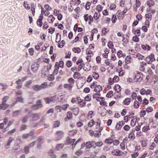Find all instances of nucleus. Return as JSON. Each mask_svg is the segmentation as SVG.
I'll return each mask as SVG.
<instances>
[{
	"instance_id": "9",
	"label": "nucleus",
	"mask_w": 158,
	"mask_h": 158,
	"mask_svg": "<svg viewBox=\"0 0 158 158\" xmlns=\"http://www.w3.org/2000/svg\"><path fill=\"white\" fill-rule=\"evenodd\" d=\"M102 87L100 85H96L94 91L95 92L98 93L102 91Z\"/></svg>"
},
{
	"instance_id": "45",
	"label": "nucleus",
	"mask_w": 158,
	"mask_h": 158,
	"mask_svg": "<svg viewBox=\"0 0 158 158\" xmlns=\"http://www.w3.org/2000/svg\"><path fill=\"white\" fill-rule=\"evenodd\" d=\"M30 136H32V135L28 134H23L22 135V138L23 139H26L28 138Z\"/></svg>"
},
{
	"instance_id": "59",
	"label": "nucleus",
	"mask_w": 158,
	"mask_h": 158,
	"mask_svg": "<svg viewBox=\"0 0 158 158\" xmlns=\"http://www.w3.org/2000/svg\"><path fill=\"white\" fill-rule=\"evenodd\" d=\"M55 29L54 28L50 27L48 29V32L51 34H52L54 31Z\"/></svg>"
},
{
	"instance_id": "3",
	"label": "nucleus",
	"mask_w": 158,
	"mask_h": 158,
	"mask_svg": "<svg viewBox=\"0 0 158 158\" xmlns=\"http://www.w3.org/2000/svg\"><path fill=\"white\" fill-rule=\"evenodd\" d=\"M43 106L42 101L40 100H39L37 101L36 104L32 106L31 108L34 110H36L39 108L42 107Z\"/></svg>"
},
{
	"instance_id": "62",
	"label": "nucleus",
	"mask_w": 158,
	"mask_h": 158,
	"mask_svg": "<svg viewBox=\"0 0 158 158\" xmlns=\"http://www.w3.org/2000/svg\"><path fill=\"white\" fill-rule=\"evenodd\" d=\"M64 42V40L61 41L60 42V44H59L58 45V47L59 48H62L64 46V44H65V43Z\"/></svg>"
},
{
	"instance_id": "52",
	"label": "nucleus",
	"mask_w": 158,
	"mask_h": 158,
	"mask_svg": "<svg viewBox=\"0 0 158 158\" xmlns=\"http://www.w3.org/2000/svg\"><path fill=\"white\" fill-rule=\"evenodd\" d=\"M45 118L44 117H43L42 118L40 122L39 123V124L40 125H44L45 120Z\"/></svg>"
},
{
	"instance_id": "49",
	"label": "nucleus",
	"mask_w": 158,
	"mask_h": 158,
	"mask_svg": "<svg viewBox=\"0 0 158 158\" xmlns=\"http://www.w3.org/2000/svg\"><path fill=\"white\" fill-rule=\"evenodd\" d=\"M86 53L88 55L92 54L93 55H94L93 52L91 51L90 48H87L86 50Z\"/></svg>"
},
{
	"instance_id": "50",
	"label": "nucleus",
	"mask_w": 158,
	"mask_h": 158,
	"mask_svg": "<svg viewBox=\"0 0 158 158\" xmlns=\"http://www.w3.org/2000/svg\"><path fill=\"white\" fill-rule=\"evenodd\" d=\"M102 9V6L101 5H98L96 8V10L99 12L101 11Z\"/></svg>"
},
{
	"instance_id": "32",
	"label": "nucleus",
	"mask_w": 158,
	"mask_h": 158,
	"mask_svg": "<svg viewBox=\"0 0 158 158\" xmlns=\"http://www.w3.org/2000/svg\"><path fill=\"white\" fill-rule=\"evenodd\" d=\"M100 15V14L99 12H96L94 15V18L96 20L98 19L99 17V16Z\"/></svg>"
},
{
	"instance_id": "1",
	"label": "nucleus",
	"mask_w": 158,
	"mask_h": 158,
	"mask_svg": "<svg viewBox=\"0 0 158 158\" xmlns=\"http://www.w3.org/2000/svg\"><path fill=\"white\" fill-rule=\"evenodd\" d=\"M64 132L62 131H57L55 133L54 140L56 141L60 140L63 137Z\"/></svg>"
},
{
	"instance_id": "19",
	"label": "nucleus",
	"mask_w": 158,
	"mask_h": 158,
	"mask_svg": "<svg viewBox=\"0 0 158 158\" xmlns=\"http://www.w3.org/2000/svg\"><path fill=\"white\" fill-rule=\"evenodd\" d=\"M20 112V110L15 111L13 112V116L14 117H18L19 115V113Z\"/></svg>"
},
{
	"instance_id": "42",
	"label": "nucleus",
	"mask_w": 158,
	"mask_h": 158,
	"mask_svg": "<svg viewBox=\"0 0 158 158\" xmlns=\"http://www.w3.org/2000/svg\"><path fill=\"white\" fill-rule=\"evenodd\" d=\"M131 57L130 56H127L125 58V62L127 64H129L131 62Z\"/></svg>"
},
{
	"instance_id": "30",
	"label": "nucleus",
	"mask_w": 158,
	"mask_h": 158,
	"mask_svg": "<svg viewBox=\"0 0 158 158\" xmlns=\"http://www.w3.org/2000/svg\"><path fill=\"white\" fill-rule=\"evenodd\" d=\"M28 117L27 115L25 116L23 118L22 122L23 123H26L28 121Z\"/></svg>"
},
{
	"instance_id": "21",
	"label": "nucleus",
	"mask_w": 158,
	"mask_h": 158,
	"mask_svg": "<svg viewBox=\"0 0 158 158\" xmlns=\"http://www.w3.org/2000/svg\"><path fill=\"white\" fill-rule=\"evenodd\" d=\"M147 64L146 63L144 62H142L140 65V67L139 68V70L142 71H144V67Z\"/></svg>"
},
{
	"instance_id": "26",
	"label": "nucleus",
	"mask_w": 158,
	"mask_h": 158,
	"mask_svg": "<svg viewBox=\"0 0 158 158\" xmlns=\"http://www.w3.org/2000/svg\"><path fill=\"white\" fill-rule=\"evenodd\" d=\"M92 76L95 79H98L99 77V75L97 73L95 72L92 73Z\"/></svg>"
},
{
	"instance_id": "44",
	"label": "nucleus",
	"mask_w": 158,
	"mask_h": 158,
	"mask_svg": "<svg viewBox=\"0 0 158 158\" xmlns=\"http://www.w3.org/2000/svg\"><path fill=\"white\" fill-rule=\"evenodd\" d=\"M32 83V80H29V81H27L25 84V87L27 88H29V87L30 85Z\"/></svg>"
},
{
	"instance_id": "46",
	"label": "nucleus",
	"mask_w": 158,
	"mask_h": 158,
	"mask_svg": "<svg viewBox=\"0 0 158 158\" xmlns=\"http://www.w3.org/2000/svg\"><path fill=\"white\" fill-rule=\"evenodd\" d=\"M156 144L152 142L150 143V149L151 150H153L154 148L156 147Z\"/></svg>"
},
{
	"instance_id": "31",
	"label": "nucleus",
	"mask_w": 158,
	"mask_h": 158,
	"mask_svg": "<svg viewBox=\"0 0 158 158\" xmlns=\"http://www.w3.org/2000/svg\"><path fill=\"white\" fill-rule=\"evenodd\" d=\"M9 98V97L7 96H4L2 99V103L6 104V102Z\"/></svg>"
},
{
	"instance_id": "39",
	"label": "nucleus",
	"mask_w": 158,
	"mask_h": 158,
	"mask_svg": "<svg viewBox=\"0 0 158 158\" xmlns=\"http://www.w3.org/2000/svg\"><path fill=\"white\" fill-rule=\"evenodd\" d=\"M30 147L28 146H26L24 148V152L26 154H28L29 152Z\"/></svg>"
},
{
	"instance_id": "22",
	"label": "nucleus",
	"mask_w": 158,
	"mask_h": 158,
	"mask_svg": "<svg viewBox=\"0 0 158 158\" xmlns=\"http://www.w3.org/2000/svg\"><path fill=\"white\" fill-rule=\"evenodd\" d=\"M33 89L36 91H39L41 90L40 85H34L33 86Z\"/></svg>"
},
{
	"instance_id": "20",
	"label": "nucleus",
	"mask_w": 158,
	"mask_h": 158,
	"mask_svg": "<svg viewBox=\"0 0 158 158\" xmlns=\"http://www.w3.org/2000/svg\"><path fill=\"white\" fill-rule=\"evenodd\" d=\"M64 87L65 88H68V89L69 90V92H71V91L72 90V87L70 84H64Z\"/></svg>"
},
{
	"instance_id": "2",
	"label": "nucleus",
	"mask_w": 158,
	"mask_h": 158,
	"mask_svg": "<svg viewBox=\"0 0 158 158\" xmlns=\"http://www.w3.org/2000/svg\"><path fill=\"white\" fill-rule=\"evenodd\" d=\"M155 60L154 55L153 53L151 54L149 56L147 57L145 59L146 62L148 64H151L152 62Z\"/></svg>"
},
{
	"instance_id": "4",
	"label": "nucleus",
	"mask_w": 158,
	"mask_h": 158,
	"mask_svg": "<svg viewBox=\"0 0 158 158\" xmlns=\"http://www.w3.org/2000/svg\"><path fill=\"white\" fill-rule=\"evenodd\" d=\"M143 76V75L141 73L139 72L137 73L135 76L134 80L136 81H140L142 80Z\"/></svg>"
},
{
	"instance_id": "6",
	"label": "nucleus",
	"mask_w": 158,
	"mask_h": 158,
	"mask_svg": "<svg viewBox=\"0 0 158 158\" xmlns=\"http://www.w3.org/2000/svg\"><path fill=\"white\" fill-rule=\"evenodd\" d=\"M123 152L118 149H114L111 152V153L116 156H120L122 155Z\"/></svg>"
},
{
	"instance_id": "11",
	"label": "nucleus",
	"mask_w": 158,
	"mask_h": 158,
	"mask_svg": "<svg viewBox=\"0 0 158 158\" xmlns=\"http://www.w3.org/2000/svg\"><path fill=\"white\" fill-rule=\"evenodd\" d=\"M73 117V115L72 112L70 111H69L67 113V116L65 118V120L67 121L68 120L71 119Z\"/></svg>"
},
{
	"instance_id": "60",
	"label": "nucleus",
	"mask_w": 158,
	"mask_h": 158,
	"mask_svg": "<svg viewBox=\"0 0 158 158\" xmlns=\"http://www.w3.org/2000/svg\"><path fill=\"white\" fill-rule=\"evenodd\" d=\"M85 101H89L91 100V97L88 95L85 98Z\"/></svg>"
},
{
	"instance_id": "43",
	"label": "nucleus",
	"mask_w": 158,
	"mask_h": 158,
	"mask_svg": "<svg viewBox=\"0 0 158 158\" xmlns=\"http://www.w3.org/2000/svg\"><path fill=\"white\" fill-rule=\"evenodd\" d=\"M60 125V122L59 121H56L54 123V127H56L59 126Z\"/></svg>"
},
{
	"instance_id": "63",
	"label": "nucleus",
	"mask_w": 158,
	"mask_h": 158,
	"mask_svg": "<svg viewBox=\"0 0 158 158\" xmlns=\"http://www.w3.org/2000/svg\"><path fill=\"white\" fill-rule=\"evenodd\" d=\"M67 66L69 68L72 65V62L70 60H68L66 63Z\"/></svg>"
},
{
	"instance_id": "15",
	"label": "nucleus",
	"mask_w": 158,
	"mask_h": 158,
	"mask_svg": "<svg viewBox=\"0 0 158 158\" xmlns=\"http://www.w3.org/2000/svg\"><path fill=\"white\" fill-rule=\"evenodd\" d=\"M132 118L133 119H131L130 124L131 126L134 127L136 125L137 119L135 117H133Z\"/></svg>"
},
{
	"instance_id": "51",
	"label": "nucleus",
	"mask_w": 158,
	"mask_h": 158,
	"mask_svg": "<svg viewBox=\"0 0 158 158\" xmlns=\"http://www.w3.org/2000/svg\"><path fill=\"white\" fill-rule=\"evenodd\" d=\"M134 107L135 108H138L139 106V103L137 100L134 102Z\"/></svg>"
},
{
	"instance_id": "47",
	"label": "nucleus",
	"mask_w": 158,
	"mask_h": 158,
	"mask_svg": "<svg viewBox=\"0 0 158 158\" xmlns=\"http://www.w3.org/2000/svg\"><path fill=\"white\" fill-rule=\"evenodd\" d=\"M74 79L72 78H70L68 80V82L69 83V84L71 85L74 83Z\"/></svg>"
},
{
	"instance_id": "57",
	"label": "nucleus",
	"mask_w": 158,
	"mask_h": 158,
	"mask_svg": "<svg viewBox=\"0 0 158 158\" xmlns=\"http://www.w3.org/2000/svg\"><path fill=\"white\" fill-rule=\"evenodd\" d=\"M123 52L121 50L118 51L117 52V55L118 57H120L122 56L123 55V54L122 53Z\"/></svg>"
},
{
	"instance_id": "17",
	"label": "nucleus",
	"mask_w": 158,
	"mask_h": 158,
	"mask_svg": "<svg viewBox=\"0 0 158 158\" xmlns=\"http://www.w3.org/2000/svg\"><path fill=\"white\" fill-rule=\"evenodd\" d=\"M155 2L154 0H148L147 2V4L149 7L153 6Z\"/></svg>"
},
{
	"instance_id": "5",
	"label": "nucleus",
	"mask_w": 158,
	"mask_h": 158,
	"mask_svg": "<svg viewBox=\"0 0 158 158\" xmlns=\"http://www.w3.org/2000/svg\"><path fill=\"white\" fill-rule=\"evenodd\" d=\"M40 67L39 64L35 63L31 65V69L33 73H35L38 70Z\"/></svg>"
},
{
	"instance_id": "23",
	"label": "nucleus",
	"mask_w": 158,
	"mask_h": 158,
	"mask_svg": "<svg viewBox=\"0 0 158 158\" xmlns=\"http://www.w3.org/2000/svg\"><path fill=\"white\" fill-rule=\"evenodd\" d=\"M103 143L102 141H98L97 142L95 143V145H96L95 146H94L93 147V148H95L96 146L98 147H101L103 145Z\"/></svg>"
},
{
	"instance_id": "13",
	"label": "nucleus",
	"mask_w": 158,
	"mask_h": 158,
	"mask_svg": "<svg viewBox=\"0 0 158 158\" xmlns=\"http://www.w3.org/2000/svg\"><path fill=\"white\" fill-rule=\"evenodd\" d=\"M8 106V105L6 104L2 103L0 104V110H4L7 108Z\"/></svg>"
},
{
	"instance_id": "8",
	"label": "nucleus",
	"mask_w": 158,
	"mask_h": 158,
	"mask_svg": "<svg viewBox=\"0 0 158 158\" xmlns=\"http://www.w3.org/2000/svg\"><path fill=\"white\" fill-rule=\"evenodd\" d=\"M45 101L47 103H49L51 102H55V100L53 97H51L50 98H44Z\"/></svg>"
},
{
	"instance_id": "56",
	"label": "nucleus",
	"mask_w": 158,
	"mask_h": 158,
	"mask_svg": "<svg viewBox=\"0 0 158 158\" xmlns=\"http://www.w3.org/2000/svg\"><path fill=\"white\" fill-rule=\"evenodd\" d=\"M16 101L17 102H23V98L21 97H18L16 98Z\"/></svg>"
},
{
	"instance_id": "10",
	"label": "nucleus",
	"mask_w": 158,
	"mask_h": 158,
	"mask_svg": "<svg viewBox=\"0 0 158 158\" xmlns=\"http://www.w3.org/2000/svg\"><path fill=\"white\" fill-rule=\"evenodd\" d=\"M43 18V15L40 16L39 18L37 20L36 23L37 25L39 26L40 27L42 26L43 24L42 20Z\"/></svg>"
},
{
	"instance_id": "38",
	"label": "nucleus",
	"mask_w": 158,
	"mask_h": 158,
	"mask_svg": "<svg viewBox=\"0 0 158 158\" xmlns=\"http://www.w3.org/2000/svg\"><path fill=\"white\" fill-rule=\"evenodd\" d=\"M41 90L43 89L46 88L47 87V85L45 82L43 83L40 85Z\"/></svg>"
},
{
	"instance_id": "14",
	"label": "nucleus",
	"mask_w": 158,
	"mask_h": 158,
	"mask_svg": "<svg viewBox=\"0 0 158 158\" xmlns=\"http://www.w3.org/2000/svg\"><path fill=\"white\" fill-rule=\"evenodd\" d=\"M57 63L56 62L55 65V69L53 72V75H56L58 73V71L59 67L58 66V64H57Z\"/></svg>"
},
{
	"instance_id": "37",
	"label": "nucleus",
	"mask_w": 158,
	"mask_h": 158,
	"mask_svg": "<svg viewBox=\"0 0 158 158\" xmlns=\"http://www.w3.org/2000/svg\"><path fill=\"white\" fill-rule=\"evenodd\" d=\"M150 129L149 127L148 126H144L142 128V131L144 132H147Z\"/></svg>"
},
{
	"instance_id": "24",
	"label": "nucleus",
	"mask_w": 158,
	"mask_h": 158,
	"mask_svg": "<svg viewBox=\"0 0 158 158\" xmlns=\"http://www.w3.org/2000/svg\"><path fill=\"white\" fill-rule=\"evenodd\" d=\"M72 50L75 53H79L81 51V50L79 48H73Z\"/></svg>"
},
{
	"instance_id": "12",
	"label": "nucleus",
	"mask_w": 158,
	"mask_h": 158,
	"mask_svg": "<svg viewBox=\"0 0 158 158\" xmlns=\"http://www.w3.org/2000/svg\"><path fill=\"white\" fill-rule=\"evenodd\" d=\"M64 144L63 143L57 144L56 146V150L57 151L60 150L64 147Z\"/></svg>"
},
{
	"instance_id": "33",
	"label": "nucleus",
	"mask_w": 158,
	"mask_h": 158,
	"mask_svg": "<svg viewBox=\"0 0 158 158\" xmlns=\"http://www.w3.org/2000/svg\"><path fill=\"white\" fill-rule=\"evenodd\" d=\"M95 124V122L93 119L91 120L88 124V126L89 127H92Z\"/></svg>"
},
{
	"instance_id": "29",
	"label": "nucleus",
	"mask_w": 158,
	"mask_h": 158,
	"mask_svg": "<svg viewBox=\"0 0 158 158\" xmlns=\"http://www.w3.org/2000/svg\"><path fill=\"white\" fill-rule=\"evenodd\" d=\"M77 133V131L76 130H71L69 132V135L70 136H73L74 135Z\"/></svg>"
},
{
	"instance_id": "34",
	"label": "nucleus",
	"mask_w": 158,
	"mask_h": 158,
	"mask_svg": "<svg viewBox=\"0 0 158 158\" xmlns=\"http://www.w3.org/2000/svg\"><path fill=\"white\" fill-rule=\"evenodd\" d=\"M136 57L139 60H142L144 57V56L139 53H137L136 55Z\"/></svg>"
},
{
	"instance_id": "16",
	"label": "nucleus",
	"mask_w": 158,
	"mask_h": 158,
	"mask_svg": "<svg viewBox=\"0 0 158 158\" xmlns=\"http://www.w3.org/2000/svg\"><path fill=\"white\" fill-rule=\"evenodd\" d=\"M114 89L116 92L117 93H119L121 90V88L119 85H116L114 86Z\"/></svg>"
},
{
	"instance_id": "28",
	"label": "nucleus",
	"mask_w": 158,
	"mask_h": 158,
	"mask_svg": "<svg viewBox=\"0 0 158 158\" xmlns=\"http://www.w3.org/2000/svg\"><path fill=\"white\" fill-rule=\"evenodd\" d=\"M0 85L3 87L2 88V90L3 91H4L7 89V85L6 84H3L0 82Z\"/></svg>"
},
{
	"instance_id": "48",
	"label": "nucleus",
	"mask_w": 158,
	"mask_h": 158,
	"mask_svg": "<svg viewBox=\"0 0 158 158\" xmlns=\"http://www.w3.org/2000/svg\"><path fill=\"white\" fill-rule=\"evenodd\" d=\"M38 143L42 144L43 143V138L42 137H39L37 139Z\"/></svg>"
},
{
	"instance_id": "40",
	"label": "nucleus",
	"mask_w": 158,
	"mask_h": 158,
	"mask_svg": "<svg viewBox=\"0 0 158 158\" xmlns=\"http://www.w3.org/2000/svg\"><path fill=\"white\" fill-rule=\"evenodd\" d=\"M137 35L133 36L132 37V40L135 42H138L139 41V39Z\"/></svg>"
},
{
	"instance_id": "7",
	"label": "nucleus",
	"mask_w": 158,
	"mask_h": 158,
	"mask_svg": "<svg viewBox=\"0 0 158 158\" xmlns=\"http://www.w3.org/2000/svg\"><path fill=\"white\" fill-rule=\"evenodd\" d=\"M77 99L78 103L80 104L81 107H83L85 105L86 102L85 100L81 99L80 97H77Z\"/></svg>"
},
{
	"instance_id": "61",
	"label": "nucleus",
	"mask_w": 158,
	"mask_h": 158,
	"mask_svg": "<svg viewBox=\"0 0 158 158\" xmlns=\"http://www.w3.org/2000/svg\"><path fill=\"white\" fill-rule=\"evenodd\" d=\"M136 18L138 21H140L142 19V16L140 14H137L136 16Z\"/></svg>"
},
{
	"instance_id": "27",
	"label": "nucleus",
	"mask_w": 158,
	"mask_h": 158,
	"mask_svg": "<svg viewBox=\"0 0 158 158\" xmlns=\"http://www.w3.org/2000/svg\"><path fill=\"white\" fill-rule=\"evenodd\" d=\"M105 142L106 143L111 144L112 143L113 140L111 138H108L105 140Z\"/></svg>"
},
{
	"instance_id": "53",
	"label": "nucleus",
	"mask_w": 158,
	"mask_h": 158,
	"mask_svg": "<svg viewBox=\"0 0 158 158\" xmlns=\"http://www.w3.org/2000/svg\"><path fill=\"white\" fill-rule=\"evenodd\" d=\"M55 109L57 110L58 112H61L62 111V108L60 106H57L55 107Z\"/></svg>"
},
{
	"instance_id": "55",
	"label": "nucleus",
	"mask_w": 158,
	"mask_h": 158,
	"mask_svg": "<svg viewBox=\"0 0 158 158\" xmlns=\"http://www.w3.org/2000/svg\"><path fill=\"white\" fill-rule=\"evenodd\" d=\"M117 18L115 15H113L112 17V23H114L117 20Z\"/></svg>"
},
{
	"instance_id": "58",
	"label": "nucleus",
	"mask_w": 158,
	"mask_h": 158,
	"mask_svg": "<svg viewBox=\"0 0 158 158\" xmlns=\"http://www.w3.org/2000/svg\"><path fill=\"white\" fill-rule=\"evenodd\" d=\"M119 80V77L117 76H115L113 78V81L114 82H117Z\"/></svg>"
},
{
	"instance_id": "64",
	"label": "nucleus",
	"mask_w": 158,
	"mask_h": 158,
	"mask_svg": "<svg viewBox=\"0 0 158 158\" xmlns=\"http://www.w3.org/2000/svg\"><path fill=\"white\" fill-rule=\"evenodd\" d=\"M122 127L121 125V123H117L115 128L117 130H120Z\"/></svg>"
},
{
	"instance_id": "18",
	"label": "nucleus",
	"mask_w": 158,
	"mask_h": 158,
	"mask_svg": "<svg viewBox=\"0 0 158 158\" xmlns=\"http://www.w3.org/2000/svg\"><path fill=\"white\" fill-rule=\"evenodd\" d=\"M131 99L129 98H126L123 101V103L127 105H129L131 102Z\"/></svg>"
},
{
	"instance_id": "41",
	"label": "nucleus",
	"mask_w": 158,
	"mask_h": 158,
	"mask_svg": "<svg viewBox=\"0 0 158 158\" xmlns=\"http://www.w3.org/2000/svg\"><path fill=\"white\" fill-rule=\"evenodd\" d=\"M14 140L13 138L12 137H10L8 140L7 141V144L6 145V146H9L10 145L11 143L12 142V141Z\"/></svg>"
},
{
	"instance_id": "25",
	"label": "nucleus",
	"mask_w": 158,
	"mask_h": 158,
	"mask_svg": "<svg viewBox=\"0 0 158 158\" xmlns=\"http://www.w3.org/2000/svg\"><path fill=\"white\" fill-rule=\"evenodd\" d=\"M40 115L39 114H33V118L34 120H37L40 118Z\"/></svg>"
},
{
	"instance_id": "36",
	"label": "nucleus",
	"mask_w": 158,
	"mask_h": 158,
	"mask_svg": "<svg viewBox=\"0 0 158 158\" xmlns=\"http://www.w3.org/2000/svg\"><path fill=\"white\" fill-rule=\"evenodd\" d=\"M85 146L86 148L88 149L90 148L92 146L91 144V142L90 141L86 142L85 143Z\"/></svg>"
},
{
	"instance_id": "35",
	"label": "nucleus",
	"mask_w": 158,
	"mask_h": 158,
	"mask_svg": "<svg viewBox=\"0 0 158 158\" xmlns=\"http://www.w3.org/2000/svg\"><path fill=\"white\" fill-rule=\"evenodd\" d=\"M69 106V105L67 104H64L62 106H61L62 109L64 110H66L68 107Z\"/></svg>"
},
{
	"instance_id": "54",
	"label": "nucleus",
	"mask_w": 158,
	"mask_h": 158,
	"mask_svg": "<svg viewBox=\"0 0 158 158\" xmlns=\"http://www.w3.org/2000/svg\"><path fill=\"white\" fill-rule=\"evenodd\" d=\"M91 3L89 2H87L85 6V8L86 10H89L90 8V6Z\"/></svg>"
}]
</instances>
